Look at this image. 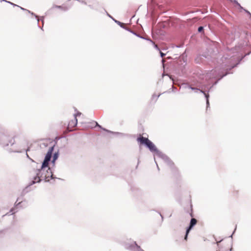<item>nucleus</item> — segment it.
<instances>
[{"mask_svg":"<svg viewBox=\"0 0 251 251\" xmlns=\"http://www.w3.org/2000/svg\"><path fill=\"white\" fill-rule=\"evenodd\" d=\"M0 2H2V1H4L5 2H7V3H9L10 4L13 5L14 7L16 6H17V4L11 2V1H8V0H0Z\"/></svg>","mask_w":251,"mask_h":251,"instance_id":"7c9ffc66","label":"nucleus"},{"mask_svg":"<svg viewBox=\"0 0 251 251\" xmlns=\"http://www.w3.org/2000/svg\"><path fill=\"white\" fill-rule=\"evenodd\" d=\"M74 117H75V126H76L77 124V119L76 117L75 114H74Z\"/></svg>","mask_w":251,"mask_h":251,"instance_id":"ea45409f","label":"nucleus"},{"mask_svg":"<svg viewBox=\"0 0 251 251\" xmlns=\"http://www.w3.org/2000/svg\"><path fill=\"white\" fill-rule=\"evenodd\" d=\"M190 232V231H188V230L186 229L185 234L184 236V240H185V241L187 240L188 235H189Z\"/></svg>","mask_w":251,"mask_h":251,"instance_id":"c85d7f7f","label":"nucleus"},{"mask_svg":"<svg viewBox=\"0 0 251 251\" xmlns=\"http://www.w3.org/2000/svg\"><path fill=\"white\" fill-rule=\"evenodd\" d=\"M162 93L159 94L157 96L155 94H153L151 96V100H154V102H156L158 98L162 95Z\"/></svg>","mask_w":251,"mask_h":251,"instance_id":"5701e85b","label":"nucleus"},{"mask_svg":"<svg viewBox=\"0 0 251 251\" xmlns=\"http://www.w3.org/2000/svg\"><path fill=\"white\" fill-rule=\"evenodd\" d=\"M159 51V54H160V56L161 57H163V56L166 55V53L161 51V50Z\"/></svg>","mask_w":251,"mask_h":251,"instance_id":"58836bf2","label":"nucleus"},{"mask_svg":"<svg viewBox=\"0 0 251 251\" xmlns=\"http://www.w3.org/2000/svg\"><path fill=\"white\" fill-rule=\"evenodd\" d=\"M17 7H19V8H20V9H21V10H23V11H27V9H25V8H23V7H21V6H20L18 5H17Z\"/></svg>","mask_w":251,"mask_h":251,"instance_id":"a19ab883","label":"nucleus"},{"mask_svg":"<svg viewBox=\"0 0 251 251\" xmlns=\"http://www.w3.org/2000/svg\"><path fill=\"white\" fill-rule=\"evenodd\" d=\"M52 153L48 151L47 152V153L45 154L44 158L42 162L41 170L46 169V168L48 167V165L49 166V164L51 161V158L52 157Z\"/></svg>","mask_w":251,"mask_h":251,"instance_id":"9d476101","label":"nucleus"},{"mask_svg":"<svg viewBox=\"0 0 251 251\" xmlns=\"http://www.w3.org/2000/svg\"><path fill=\"white\" fill-rule=\"evenodd\" d=\"M165 75L164 74V73H163L162 74V78L161 79H159V80H158V81L157 82V85H158L160 83H161L162 82V79L164 77V76Z\"/></svg>","mask_w":251,"mask_h":251,"instance_id":"e433bc0d","label":"nucleus"},{"mask_svg":"<svg viewBox=\"0 0 251 251\" xmlns=\"http://www.w3.org/2000/svg\"><path fill=\"white\" fill-rule=\"evenodd\" d=\"M244 11L249 16V19L251 20V13L247 9L243 7V9H241V11Z\"/></svg>","mask_w":251,"mask_h":251,"instance_id":"bb28decb","label":"nucleus"},{"mask_svg":"<svg viewBox=\"0 0 251 251\" xmlns=\"http://www.w3.org/2000/svg\"><path fill=\"white\" fill-rule=\"evenodd\" d=\"M87 126L88 127H90L91 128H95V127H99L100 129H101L104 131H105L107 133H109L112 134L113 135H119L121 137H126V136H128V134H125V133H121V132H114V131H112L110 130H108V129L102 127L101 125L99 124V123L95 121H93L92 122L89 123L88 124Z\"/></svg>","mask_w":251,"mask_h":251,"instance_id":"423d86ee","label":"nucleus"},{"mask_svg":"<svg viewBox=\"0 0 251 251\" xmlns=\"http://www.w3.org/2000/svg\"><path fill=\"white\" fill-rule=\"evenodd\" d=\"M53 8H57V9H59L63 11H67L68 10H69V7H67V6H64L63 5H56V4H53L52 6L49 9L46 13H45V14L46 15H50V14L51 13V11L53 9Z\"/></svg>","mask_w":251,"mask_h":251,"instance_id":"2eb2a0df","label":"nucleus"},{"mask_svg":"<svg viewBox=\"0 0 251 251\" xmlns=\"http://www.w3.org/2000/svg\"><path fill=\"white\" fill-rule=\"evenodd\" d=\"M197 223V220L195 218H192L188 226L186 228V229L191 231Z\"/></svg>","mask_w":251,"mask_h":251,"instance_id":"a211bd4d","label":"nucleus"},{"mask_svg":"<svg viewBox=\"0 0 251 251\" xmlns=\"http://www.w3.org/2000/svg\"><path fill=\"white\" fill-rule=\"evenodd\" d=\"M59 156V150L57 151H55L52 155V159H51V161L50 162L52 165V167L53 169L55 166L56 161L58 159Z\"/></svg>","mask_w":251,"mask_h":251,"instance_id":"f3484780","label":"nucleus"},{"mask_svg":"<svg viewBox=\"0 0 251 251\" xmlns=\"http://www.w3.org/2000/svg\"><path fill=\"white\" fill-rule=\"evenodd\" d=\"M7 229H1V230H0V238H3L6 232H7Z\"/></svg>","mask_w":251,"mask_h":251,"instance_id":"4be33fe9","label":"nucleus"},{"mask_svg":"<svg viewBox=\"0 0 251 251\" xmlns=\"http://www.w3.org/2000/svg\"><path fill=\"white\" fill-rule=\"evenodd\" d=\"M133 33L134 34H133V35H135V36L141 38V39H145V40H148L149 38H144L141 36H140V35H139L138 34H137V33H136L135 32H134L133 31Z\"/></svg>","mask_w":251,"mask_h":251,"instance_id":"473e14b6","label":"nucleus"},{"mask_svg":"<svg viewBox=\"0 0 251 251\" xmlns=\"http://www.w3.org/2000/svg\"><path fill=\"white\" fill-rule=\"evenodd\" d=\"M30 147H28L26 149H23V150H12L10 149V150L9 151L10 152H16V153H22L24 152V151H25V153L29 151H30Z\"/></svg>","mask_w":251,"mask_h":251,"instance_id":"aec40b11","label":"nucleus"},{"mask_svg":"<svg viewBox=\"0 0 251 251\" xmlns=\"http://www.w3.org/2000/svg\"><path fill=\"white\" fill-rule=\"evenodd\" d=\"M139 163V160L138 159V163H137V166L136 167V168H137Z\"/></svg>","mask_w":251,"mask_h":251,"instance_id":"8fccbe9b","label":"nucleus"},{"mask_svg":"<svg viewBox=\"0 0 251 251\" xmlns=\"http://www.w3.org/2000/svg\"><path fill=\"white\" fill-rule=\"evenodd\" d=\"M232 245V244H231V245ZM230 251H232V246L231 247L230 249Z\"/></svg>","mask_w":251,"mask_h":251,"instance_id":"3c124183","label":"nucleus"},{"mask_svg":"<svg viewBox=\"0 0 251 251\" xmlns=\"http://www.w3.org/2000/svg\"><path fill=\"white\" fill-rule=\"evenodd\" d=\"M25 155L26 158H28L30 161H31V162H32L33 163H36V161L34 160L33 159H32L27 152L25 153Z\"/></svg>","mask_w":251,"mask_h":251,"instance_id":"2f4dec72","label":"nucleus"},{"mask_svg":"<svg viewBox=\"0 0 251 251\" xmlns=\"http://www.w3.org/2000/svg\"><path fill=\"white\" fill-rule=\"evenodd\" d=\"M125 249L129 251H145L140 246L138 245L136 241L131 243H125L124 244Z\"/></svg>","mask_w":251,"mask_h":251,"instance_id":"1a4fd4ad","label":"nucleus"},{"mask_svg":"<svg viewBox=\"0 0 251 251\" xmlns=\"http://www.w3.org/2000/svg\"><path fill=\"white\" fill-rule=\"evenodd\" d=\"M207 50L210 54H216L218 52L217 44L216 43H212L207 48Z\"/></svg>","mask_w":251,"mask_h":251,"instance_id":"dca6fc26","label":"nucleus"},{"mask_svg":"<svg viewBox=\"0 0 251 251\" xmlns=\"http://www.w3.org/2000/svg\"><path fill=\"white\" fill-rule=\"evenodd\" d=\"M154 160L155 163V164L156 165L157 168L158 170L159 171L160 169H159V166H158V164H157V162H156V161L155 160V158L154 157Z\"/></svg>","mask_w":251,"mask_h":251,"instance_id":"79ce46f5","label":"nucleus"},{"mask_svg":"<svg viewBox=\"0 0 251 251\" xmlns=\"http://www.w3.org/2000/svg\"><path fill=\"white\" fill-rule=\"evenodd\" d=\"M190 210H191V212L189 213V215L191 217H193L194 215H193V205H192V204L191 201H190Z\"/></svg>","mask_w":251,"mask_h":251,"instance_id":"c756f323","label":"nucleus"},{"mask_svg":"<svg viewBox=\"0 0 251 251\" xmlns=\"http://www.w3.org/2000/svg\"><path fill=\"white\" fill-rule=\"evenodd\" d=\"M19 200V198H17L16 202H15L14 206L10 209V212H14L15 214L17 213L19 211V209L20 207H23V204L24 202H25V201H22L18 202V201Z\"/></svg>","mask_w":251,"mask_h":251,"instance_id":"ddd939ff","label":"nucleus"},{"mask_svg":"<svg viewBox=\"0 0 251 251\" xmlns=\"http://www.w3.org/2000/svg\"><path fill=\"white\" fill-rule=\"evenodd\" d=\"M54 169L50 168L48 165L46 169L43 170H41L40 167L39 169L35 170L36 175L33 178L38 183L44 180L45 182L54 184L56 179L63 180L54 175Z\"/></svg>","mask_w":251,"mask_h":251,"instance_id":"7ed1b4c3","label":"nucleus"},{"mask_svg":"<svg viewBox=\"0 0 251 251\" xmlns=\"http://www.w3.org/2000/svg\"><path fill=\"white\" fill-rule=\"evenodd\" d=\"M150 41L153 46V47L158 51H160L161 50L159 47H158L151 39H149L148 40Z\"/></svg>","mask_w":251,"mask_h":251,"instance_id":"393cba45","label":"nucleus"},{"mask_svg":"<svg viewBox=\"0 0 251 251\" xmlns=\"http://www.w3.org/2000/svg\"><path fill=\"white\" fill-rule=\"evenodd\" d=\"M38 164H39V163H38V162H36V163H34V165H32V167H33V168L34 169H35V170H36V169H38Z\"/></svg>","mask_w":251,"mask_h":251,"instance_id":"c9c22d12","label":"nucleus"},{"mask_svg":"<svg viewBox=\"0 0 251 251\" xmlns=\"http://www.w3.org/2000/svg\"><path fill=\"white\" fill-rule=\"evenodd\" d=\"M44 19H45V16H41L40 17V20L42 22V26L41 27H43V25H44Z\"/></svg>","mask_w":251,"mask_h":251,"instance_id":"72a5a7b5","label":"nucleus"},{"mask_svg":"<svg viewBox=\"0 0 251 251\" xmlns=\"http://www.w3.org/2000/svg\"><path fill=\"white\" fill-rule=\"evenodd\" d=\"M211 59V56L210 54L204 53L202 54H198L195 59L196 64H208Z\"/></svg>","mask_w":251,"mask_h":251,"instance_id":"6e6552de","label":"nucleus"},{"mask_svg":"<svg viewBox=\"0 0 251 251\" xmlns=\"http://www.w3.org/2000/svg\"><path fill=\"white\" fill-rule=\"evenodd\" d=\"M155 155L163 159L164 162L170 167L172 171L174 173L177 172V169L175 166V164L173 161L165 154L163 153L159 150H158L155 153Z\"/></svg>","mask_w":251,"mask_h":251,"instance_id":"0eeeda50","label":"nucleus"},{"mask_svg":"<svg viewBox=\"0 0 251 251\" xmlns=\"http://www.w3.org/2000/svg\"><path fill=\"white\" fill-rule=\"evenodd\" d=\"M174 92V89H173V87H172V88H170V89L169 90H168V91H166L164 92H163V93H162V94H163L166 93H171V92Z\"/></svg>","mask_w":251,"mask_h":251,"instance_id":"f704fd0d","label":"nucleus"},{"mask_svg":"<svg viewBox=\"0 0 251 251\" xmlns=\"http://www.w3.org/2000/svg\"><path fill=\"white\" fill-rule=\"evenodd\" d=\"M204 28V26H199L198 28V32L199 33H201L203 32Z\"/></svg>","mask_w":251,"mask_h":251,"instance_id":"cd10ccee","label":"nucleus"},{"mask_svg":"<svg viewBox=\"0 0 251 251\" xmlns=\"http://www.w3.org/2000/svg\"><path fill=\"white\" fill-rule=\"evenodd\" d=\"M36 183H38L36 182V181L34 180V179L33 178L26 185V186L23 190L22 192H21V195L22 196H24L25 194L30 192L32 190L31 186Z\"/></svg>","mask_w":251,"mask_h":251,"instance_id":"4468645a","label":"nucleus"},{"mask_svg":"<svg viewBox=\"0 0 251 251\" xmlns=\"http://www.w3.org/2000/svg\"><path fill=\"white\" fill-rule=\"evenodd\" d=\"M43 145H44L45 146H47V145H46L45 143H43Z\"/></svg>","mask_w":251,"mask_h":251,"instance_id":"603ef678","label":"nucleus"},{"mask_svg":"<svg viewBox=\"0 0 251 251\" xmlns=\"http://www.w3.org/2000/svg\"><path fill=\"white\" fill-rule=\"evenodd\" d=\"M222 63L219 66L216 67L214 69L206 73V71L201 69H197L194 73V77L201 84V87L197 88L194 87L188 83H183L180 87L182 89H189L195 93L200 91L203 94L206 100V110L210 107L209 94L212 88L216 85L218 82L224 76L228 74H232V68H230V65L227 60L225 61L224 55L221 59Z\"/></svg>","mask_w":251,"mask_h":251,"instance_id":"f257e3e1","label":"nucleus"},{"mask_svg":"<svg viewBox=\"0 0 251 251\" xmlns=\"http://www.w3.org/2000/svg\"><path fill=\"white\" fill-rule=\"evenodd\" d=\"M232 2L234 3L235 5L234 6L239 9L240 12H241V9H243V7L238 2L237 0H230Z\"/></svg>","mask_w":251,"mask_h":251,"instance_id":"6ab92c4d","label":"nucleus"},{"mask_svg":"<svg viewBox=\"0 0 251 251\" xmlns=\"http://www.w3.org/2000/svg\"><path fill=\"white\" fill-rule=\"evenodd\" d=\"M79 2L85 5H87V2L85 0H80V1Z\"/></svg>","mask_w":251,"mask_h":251,"instance_id":"37998d69","label":"nucleus"},{"mask_svg":"<svg viewBox=\"0 0 251 251\" xmlns=\"http://www.w3.org/2000/svg\"><path fill=\"white\" fill-rule=\"evenodd\" d=\"M27 12L28 13L30 14L31 15L34 16L35 17V18L36 19V20L37 21V24L38 25V27L41 28L42 30H43V27H40V26H39V19H38V16L36 14H35L34 13H33V12H32V11H30L29 10H27Z\"/></svg>","mask_w":251,"mask_h":251,"instance_id":"412c9836","label":"nucleus"},{"mask_svg":"<svg viewBox=\"0 0 251 251\" xmlns=\"http://www.w3.org/2000/svg\"><path fill=\"white\" fill-rule=\"evenodd\" d=\"M15 143V136L11 134L0 123V146L5 148L12 146Z\"/></svg>","mask_w":251,"mask_h":251,"instance_id":"20e7f679","label":"nucleus"},{"mask_svg":"<svg viewBox=\"0 0 251 251\" xmlns=\"http://www.w3.org/2000/svg\"><path fill=\"white\" fill-rule=\"evenodd\" d=\"M137 141L139 145L140 149H141V145H144L149 149L154 155H155V153L158 150L155 144L147 137L143 136L138 137Z\"/></svg>","mask_w":251,"mask_h":251,"instance_id":"39448f33","label":"nucleus"},{"mask_svg":"<svg viewBox=\"0 0 251 251\" xmlns=\"http://www.w3.org/2000/svg\"><path fill=\"white\" fill-rule=\"evenodd\" d=\"M170 78V79H171L173 81H174V78H173V76H168Z\"/></svg>","mask_w":251,"mask_h":251,"instance_id":"de8ad7c7","label":"nucleus"},{"mask_svg":"<svg viewBox=\"0 0 251 251\" xmlns=\"http://www.w3.org/2000/svg\"><path fill=\"white\" fill-rule=\"evenodd\" d=\"M88 6L92 9H95L94 6L92 5H88Z\"/></svg>","mask_w":251,"mask_h":251,"instance_id":"49530a36","label":"nucleus"},{"mask_svg":"<svg viewBox=\"0 0 251 251\" xmlns=\"http://www.w3.org/2000/svg\"><path fill=\"white\" fill-rule=\"evenodd\" d=\"M181 59L178 61V68L182 71L185 69V67L187 64V54L186 51H184L181 55Z\"/></svg>","mask_w":251,"mask_h":251,"instance_id":"9b49d317","label":"nucleus"},{"mask_svg":"<svg viewBox=\"0 0 251 251\" xmlns=\"http://www.w3.org/2000/svg\"><path fill=\"white\" fill-rule=\"evenodd\" d=\"M236 228H237V226H235V227L234 230L233 231L232 234L229 236V238H231L232 239L233 235L235 232Z\"/></svg>","mask_w":251,"mask_h":251,"instance_id":"4c0bfd02","label":"nucleus"},{"mask_svg":"<svg viewBox=\"0 0 251 251\" xmlns=\"http://www.w3.org/2000/svg\"><path fill=\"white\" fill-rule=\"evenodd\" d=\"M56 144V142H55L54 143V144L52 145L51 146H50L49 149H48V152H50L51 153H53V151L54 150V148H55V145Z\"/></svg>","mask_w":251,"mask_h":251,"instance_id":"b1692460","label":"nucleus"},{"mask_svg":"<svg viewBox=\"0 0 251 251\" xmlns=\"http://www.w3.org/2000/svg\"><path fill=\"white\" fill-rule=\"evenodd\" d=\"M106 15L108 17H109L110 18H111L115 23H116L118 25H119L121 28L125 29L126 30L130 32L132 34H134L133 33V31L130 29L129 28L126 27L124 25V23L117 20L115 18H114L111 15H110L106 10H105Z\"/></svg>","mask_w":251,"mask_h":251,"instance_id":"f8f14e48","label":"nucleus"},{"mask_svg":"<svg viewBox=\"0 0 251 251\" xmlns=\"http://www.w3.org/2000/svg\"><path fill=\"white\" fill-rule=\"evenodd\" d=\"M14 214H15V213L14 212H13V211L12 212H10V210L9 212H7L5 214H3L1 218L2 219H3V218H4L5 217H6L7 216H11V215H13Z\"/></svg>","mask_w":251,"mask_h":251,"instance_id":"a878e982","label":"nucleus"},{"mask_svg":"<svg viewBox=\"0 0 251 251\" xmlns=\"http://www.w3.org/2000/svg\"><path fill=\"white\" fill-rule=\"evenodd\" d=\"M223 240V239H222L221 240L218 241V242H217V243L218 244L219 243L221 242Z\"/></svg>","mask_w":251,"mask_h":251,"instance_id":"09e8293b","label":"nucleus"},{"mask_svg":"<svg viewBox=\"0 0 251 251\" xmlns=\"http://www.w3.org/2000/svg\"><path fill=\"white\" fill-rule=\"evenodd\" d=\"M158 214H159V215L160 216V217H161V219H162V221H163L164 220V217L161 214V213L159 212H158Z\"/></svg>","mask_w":251,"mask_h":251,"instance_id":"c03bdc74","label":"nucleus"},{"mask_svg":"<svg viewBox=\"0 0 251 251\" xmlns=\"http://www.w3.org/2000/svg\"><path fill=\"white\" fill-rule=\"evenodd\" d=\"M243 47H235L234 48L230 49L227 48V52L224 55L225 61L227 60L228 62L230 65V68H234L239 65L243 59L247 55L251 53V51L246 54L240 53L243 50Z\"/></svg>","mask_w":251,"mask_h":251,"instance_id":"f03ea898","label":"nucleus"},{"mask_svg":"<svg viewBox=\"0 0 251 251\" xmlns=\"http://www.w3.org/2000/svg\"><path fill=\"white\" fill-rule=\"evenodd\" d=\"M81 112H80L79 111H77L76 112V113H75V114L76 117L77 116H80L81 115Z\"/></svg>","mask_w":251,"mask_h":251,"instance_id":"a18cd8bd","label":"nucleus"}]
</instances>
